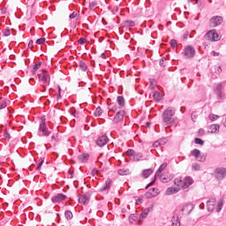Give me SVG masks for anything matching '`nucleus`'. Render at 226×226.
Returning a JSON list of instances; mask_svg holds the SVG:
<instances>
[{"mask_svg":"<svg viewBox=\"0 0 226 226\" xmlns=\"http://www.w3.org/2000/svg\"><path fill=\"white\" fill-rule=\"evenodd\" d=\"M110 186H112V181H107L105 185L100 189V192H107V190H110Z\"/></svg>","mask_w":226,"mask_h":226,"instance_id":"nucleus-21","label":"nucleus"},{"mask_svg":"<svg viewBox=\"0 0 226 226\" xmlns=\"http://www.w3.org/2000/svg\"><path fill=\"white\" fill-rule=\"evenodd\" d=\"M222 207H223V200H221L217 204L216 212L220 213V211H222Z\"/></svg>","mask_w":226,"mask_h":226,"instance_id":"nucleus-40","label":"nucleus"},{"mask_svg":"<svg viewBox=\"0 0 226 226\" xmlns=\"http://www.w3.org/2000/svg\"><path fill=\"white\" fill-rule=\"evenodd\" d=\"M220 40V35L216 33V30H214V36L212 41H218Z\"/></svg>","mask_w":226,"mask_h":226,"instance_id":"nucleus-39","label":"nucleus"},{"mask_svg":"<svg viewBox=\"0 0 226 226\" xmlns=\"http://www.w3.org/2000/svg\"><path fill=\"white\" fill-rule=\"evenodd\" d=\"M125 115H126V112L124 110L117 111L113 118L114 123L116 124H117V123H121L124 119Z\"/></svg>","mask_w":226,"mask_h":226,"instance_id":"nucleus-7","label":"nucleus"},{"mask_svg":"<svg viewBox=\"0 0 226 226\" xmlns=\"http://www.w3.org/2000/svg\"><path fill=\"white\" fill-rule=\"evenodd\" d=\"M217 70L215 71V73H222V66L216 65Z\"/></svg>","mask_w":226,"mask_h":226,"instance_id":"nucleus-60","label":"nucleus"},{"mask_svg":"<svg viewBox=\"0 0 226 226\" xmlns=\"http://www.w3.org/2000/svg\"><path fill=\"white\" fill-rule=\"evenodd\" d=\"M42 77H43V70H42V73L38 74L39 80H41Z\"/></svg>","mask_w":226,"mask_h":226,"instance_id":"nucleus-64","label":"nucleus"},{"mask_svg":"<svg viewBox=\"0 0 226 226\" xmlns=\"http://www.w3.org/2000/svg\"><path fill=\"white\" fill-rule=\"evenodd\" d=\"M215 177L217 181H222L226 177V169L225 168H217L215 170Z\"/></svg>","mask_w":226,"mask_h":226,"instance_id":"nucleus-5","label":"nucleus"},{"mask_svg":"<svg viewBox=\"0 0 226 226\" xmlns=\"http://www.w3.org/2000/svg\"><path fill=\"white\" fill-rule=\"evenodd\" d=\"M151 174H153V169H147L142 171V176L145 177V179H147Z\"/></svg>","mask_w":226,"mask_h":226,"instance_id":"nucleus-26","label":"nucleus"},{"mask_svg":"<svg viewBox=\"0 0 226 226\" xmlns=\"http://www.w3.org/2000/svg\"><path fill=\"white\" fill-rule=\"evenodd\" d=\"M156 183V177H154L153 180L146 186V190H147L148 188H151V186H153V185H154Z\"/></svg>","mask_w":226,"mask_h":226,"instance_id":"nucleus-42","label":"nucleus"},{"mask_svg":"<svg viewBox=\"0 0 226 226\" xmlns=\"http://www.w3.org/2000/svg\"><path fill=\"white\" fill-rule=\"evenodd\" d=\"M86 41H87V40H86V38H84V37H81L79 39V45H84V43H86Z\"/></svg>","mask_w":226,"mask_h":226,"instance_id":"nucleus-51","label":"nucleus"},{"mask_svg":"<svg viewBox=\"0 0 226 226\" xmlns=\"http://www.w3.org/2000/svg\"><path fill=\"white\" fill-rule=\"evenodd\" d=\"M108 110H109V112H116L117 110V105L114 102H108Z\"/></svg>","mask_w":226,"mask_h":226,"instance_id":"nucleus-24","label":"nucleus"},{"mask_svg":"<svg viewBox=\"0 0 226 226\" xmlns=\"http://www.w3.org/2000/svg\"><path fill=\"white\" fill-rule=\"evenodd\" d=\"M172 226H181V222H179V218H177L174 222H172Z\"/></svg>","mask_w":226,"mask_h":226,"instance_id":"nucleus-53","label":"nucleus"},{"mask_svg":"<svg viewBox=\"0 0 226 226\" xmlns=\"http://www.w3.org/2000/svg\"><path fill=\"white\" fill-rule=\"evenodd\" d=\"M215 34V30H210L208 31L206 35L205 38L206 40H207L208 41H213V36Z\"/></svg>","mask_w":226,"mask_h":226,"instance_id":"nucleus-25","label":"nucleus"},{"mask_svg":"<svg viewBox=\"0 0 226 226\" xmlns=\"http://www.w3.org/2000/svg\"><path fill=\"white\" fill-rule=\"evenodd\" d=\"M194 144H198L199 146H204V140L200 138H195Z\"/></svg>","mask_w":226,"mask_h":226,"instance_id":"nucleus-37","label":"nucleus"},{"mask_svg":"<svg viewBox=\"0 0 226 226\" xmlns=\"http://www.w3.org/2000/svg\"><path fill=\"white\" fill-rule=\"evenodd\" d=\"M215 200H207V211L211 212V211H214L215 210Z\"/></svg>","mask_w":226,"mask_h":226,"instance_id":"nucleus-22","label":"nucleus"},{"mask_svg":"<svg viewBox=\"0 0 226 226\" xmlns=\"http://www.w3.org/2000/svg\"><path fill=\"white\" fill-rule=\"evenodd\" d=\"M139 215L136 214H132L131 215H129V222L130 223H133L134 222L138 221V225H139Z\"/></svg>","mask_w":226,"mask_h":226,"instance_id":"nucleus-23","label":"nucleus"},{"mask_svg":"<svg viewBox=\"0 0 226 226\" xmlns=\"http://www.w3.org/2000/svg\"><path fill=\"white\" fill-rule=\"evenodd\" d=\"M206 161V154L200 155L198 162H205Z\"/></svg>","mask_w":226,"mask_h":226,"instance_id":"nucleus-58","label":"nucleus"},{"mask_svg":"<svg viewBox=\"0 0 226 226\" xmlns=\"http://www.w3.org/2000/svg\"><path fill=\"white\" fill-rule=\"evenodd\" d=\"M159 146H162V141L160 140H157L153 144V147H159Z\"/></svg>","mask_w":226,"mask_h":226,"instance_id":"nucleus-54","label":"nucleus"},{"mask_svg":"<svg viewBox=\"0 0 226 226\" xmlns=\"http://www.w3.org/2000/svg\"><path fill=\"white\" fill-rule=\"evenodd\" d=\"M64 216L66 220H72L73 218V213H72L70 210H67L64 212Z\"/></svg>","mask_w":226,"mask_h":226,"instance_id":"nucleus-34","label":"nucleus"},{"mask_svg":"<svg viewBox=\"0 0 226 226\" xmlns=\"http://www.w3.org/2000/svg\"><path fill=\"white\" fill-rule=\"evenodd\" d=\"M174 114L176 113L174 112V110H172L171 108L166 109L162 114V123H164L165 124H172L174 121L172 119V117L174 116Z\"/></svg>","mask_w":226,"mask_h":226,"instance_id":"nucleus-1","label":"nucleus"},{"mask_svg":"<svg viewBox=\"0 0 226 226\" xmlns=\"http://www.w3.org/2000/svg\"><path fill=\"white\" fill-rule=\"evenodd\" d=\"M144 155L142 154V153H135L134 155L132 156V160L133 162H139L140 158H143Z\"/></svg>","mask_w":226,"mask_h":226,"instance_id":"nucleus-29","label":"nucleus"},{"mask_svg":"<svg viewBox=\"0 0 226 226\" xmlns=\"http://www.w3.org/2000/svg\"><path fill=\"white\" fill-rule=\"evenodd\" d=\"M79 204H83L84 206H87V202H89V195L83 194L82 197L79 199Z\"/></svg>","mask_w":226,"mask_h":226,"instance_id":"nucleus-15","label":"nucleus"},{"mask_svg":"<svg viewBox=\"0 0 226 226\" xmlns=\"http://www.w3.org/2000/svg\"><path fill=\"white\" fill-rule=\"evenodd\" d=\"M6 107H8L6 101L0 102V110H3V109H6Z\"/></svg>","mask_w":226,"mask_h":226,"instance_id":"nucleus-45","label":"nucleus"},{"mask_svg":"<svg viewBox=\"0 0 226 226\" xmlns=\"http://www.w3.org/2000/svg\"><path fill=\"white\" fill-rule=\"evenodd\" d=\"M122 27L130 28L135 27V21L133 20H125L121 24Z\"/></svg>","mask_w":226,"mask_h":226,"instance_id":"nucleus-14","label":"nucleus"},{"mask_svg":"<svg viewBox=\"0 0 226 226\" xmlns=\"http://www.w3.org/2000/svg\"><path fill=\"white\" fill-rule=\"evenodd\" d=\"M192 168L193 170H200V164L194 162V163H192Z\"/></svg>","mask_w":226,"mask_h":226,"instance_id":"nucleus-41","label":"nucleus"},{"mask_svg":"<svg viewBox=\"0 0 226 226\" xmlns=\"http://www.w3.org/2000/svg\"><path fill=\"white\" fill-rule=\"evenodd\" d=\"M223 23V17L222 16H214L209 19L210 27H218Z\"/></svg>","mask_w":226,"mask_h":226,"instance_id":"nucleus-4","label":"nucleus"},{"mask_svg":"<svg viewBox=\"0 0 226 226\" xmlns=\"http://www.w3.org/2000/svg\"><path fill=\"white\" fill-rule=\"evenodd\" d=\"M4 36H10L11 32L9 28H6L4 31H3Z\"/></svg>","mask_w":226,"mask_h":226,"instance_id":"nucleus-52","label":"nucleus"},{"mask_svg":"<svg viewBox=\"0 0 226 226\" xmlns=\"http://www.w3.org/2000/svg\"><path fill=\"white\" fill-rule=\"evenodd\" d=\"M170 43L172 49H176V45H177V41H176L175 39H172Z\"/></svg>","mask_w":226,"mask_h":226,"instance_id":"nucleus-47","label":"nucleus"},{"mask_svg":"<svg viewBox=\"0 0 226 226\" xmlns=\"http://www.w3.org/2000/svg\"><path fill=\"white\" fill-rule=\"evenodd\" d=\"M193 185V179L190 177H185L184 180H182V188L186 190V188H190Z\"/></svg>","mask_w":226,"mask_h":226,"instance_id":"nucleus-10","label":"nucleus"},{"mask_svg":"<svg viewBox=\"0 0 226 226\" xmlns=\"http://www.w3.org/2000/svg\"><path fill=\"white\" fill-rule=\"evenodd\" d=\"M155 86H156V84L154 82L151 81L149 87H150V89L153 90V89H154Z\"/></svg>","mask_w":226,"mask_h":226,"instance_id":"nucleus-63","label":"nucleus"},{"mask_svg":"<svg viewBox=\"0 0 226 226\" xmlns=\"http://www.w3.org/2000/svg\"><path fill=\"white\" fill-rule=\"evenodd\" d=\"M208 133H218L220 132V125L217 124H212L208 127Z\"/></svg>","mask_w":226,"mask_h":226,"instance_id":"nucleus-13","label":"nucleus"},{"mask_svg":"<svg viewBox=\"0 0 226 226\" xmlns=\"http://www.w3.org/2000/svg\"><path fill=\"white\" fill-rule=\"evenodd\" d=\"M159 64H160V66H162V67L164 68V66H165V61L163 60V58H162V59L160 60Z\"/></svg>","mask_w":226,"mask_h":226,"instance_id":"nucleus-62","label":"nucleus"},{"mask_svg":"<svg viewBox=\"0 0 226 226\" xmlns=\"http://www.w3.org/2000/svg\"><path fill=\"white\" fill-rule=\"evenodd\" d=\"M78 160L81 162V163L87 162V160H89V154H79Z\"/></svg>","mask_w":226,"mask_h":226,"instance_id":"nucleus-18","label":"nucleus"},{"mask_svg":"<svg viewBox=\"0 0 226 226\" xmlns=\"http://www.w3.org/2000/svg\"><path fill=\"white\" fill-rule=\"evenodd\" d=\"M159 177H160L162 183H169V178L164 177L163 175H160Z\"/></svg>","mask_w":226,"mask_h":226,"instance_id":"nucleus-49","label":"nucleus"},{"mask_svg":"<svg viewBox=\"0 0 226 226\" xmlns=\"http://www.w3.org/2000/svg\"><path fill=\"white\" fill-rule=\"evenodd\" d=\"M129 173H130V170H124V169L118 170L119 176H128Z\"/></svg>","mask_w":226,"mask_h":226,"instance_id":"nucleus-35","label":"nucleus"},{"mask_svg":"<svg viewBox=\"0 0 226 226\" xmlns=\"http://www.w3.org/2000/svg\"><path fill=\"white\" fill-rule=\"evenodd\" d=\"M174 185H176V186H180L181 188H183V180L176 178L174 180Z\"/></svg>","mask_w":226,"mask_h":226,"instance_id":"nucleus-38","label":"nucleus"},{"mask_svg":"<svg viewBox=\"0 0 226 226\" xmlns=\"http://www.w3.org/2000/svg\"><path fill=\"white\" fill-rule=\"evenodd\" d=\"M179 192V187H169L166 192L165 195H175Z\"/></svg>","mask_w":226,"mask_h":226,"instance_id":"nucleus-12","label":"nucleus"},{"mask_svg":"<svg viewBox=\"0 0 226 226\" xmlns=\"http://www.w3.org/2000/svg\"><path fill=\"white\" fill-rule=\"evenodd\" d=\"M181 211L182 213H185V211H186L188 215H190L193 211V205L186 204L182 207Z\"/></svg>","mask_w":226,"mask_h":226,"instance_id":"nucleus-16","label":"nucleus"},{"mask_svg":"<svg viewBox=\"0 0 226 226\" xmlns=\"http://www.w3.org/2000/svg\"><path fill=\"white\" fill-rule=\"evenodd\" d=\"M128 156H134L135 155V150L134 149H128L127 150Z\"/></svg>","mask_w":226,"mask_h":226,"instance_id":"nucleus-48","label":"nucleus"},{"mask_svg":"<svg viewBox=\"0 0 226 226\" xmlns=\"http://www.w3.org/2000/svg\"><path fill=\"white\" fill-rule=\"evenodd\" d=\"M98 6V2L96 0H91L89 2V10H93V8Z\"/></svg>","mask_w":226,"mask_h":226,"instance_id":"nucleus-36","label":"nucleus"},{"mask_svg":"<svg viewBox=\"0 0 226 226\" xmlns=\"http://www.w3.org/2000/svg\"><path fill=\"white\" fill-rule=\"evenodd\" d=\"M117 102L120 107H124V97L119 95L117 97Z\"/></svg>","mask_w":226,"mask_h":226,"instance_id":"nucleus-31","label":"nucleus"},{"mask_svg":"<svg viewBox=\"0 0 226 226\" xmlns=\"http://www.w3.org/2000/svg\"><path fill=\"white\" fill-rule=\"evenodd\" d=\"M35 43H37V45H43V43H45V38L41 37L37 39Z\"/></svg>","mask_w":226,"mask_h":226,"instance_id":"nucleus-44","label":"nucleus"},{"mask_svg":"<svg viewBox=\"0 0 226 226\" xmlns=\"http://www.w3.org/2000/svg\"><path fill=\"white\" fill-rule=\"evenodd\" d=\"M44 160L42 159L38 164H37V167L35 169V170H40L41 169V165H43L44 163Z\"/></svg>","mask_w":226,"mask_h":226,"instance_id":"nucleus-50","label":"nucleus"},{"mask_svg":"<svg viewBox=\"0 0 226 226\" xmlns=\"http://www.w3.org/2000/svg\"><path fill=\"white\" fill-rule=\"evenodd\" d=\"M192 156H194V158L196 160H199V158H200V150L194 148L192 152H191Z\"/></svg>","mask_w":226,"mask_h":226,"instance_id":"nucleus-27","label":"nucleus"},{"mask_svg":"<svg viewBox=\"0 0 226 226\" xmlns=\"http://www.w3.org/2000/svg\"><path fill=\"white\" fill-rule=\"evenodd\" d=\"M108 142L109 137L102 135L97 139L96 145L99 146V147H103V146H107Z\"/></svg>","mask_w":226,"mask_h":226,"instance_id":"nucleus-9","label":"nucleus"},{"mask_svg":"<svg viewBox=\"0 0 226 226\" xmlns=\"http://www.w3.org/2000/svg\"><path fill=\"white\" fill-rule=\"evenodd\" d=\"M153 98L156 102H160V100H162V94L160 92H158V91H155L153 94Z\"/></svg>","mask_w":226,"mask_h":226,"instance_id":"nucleus-30","label":"nucleus"},{"mask_svg":"<svg viewBox=\"0 0 226 226\" xmlns=\"http://www.w3.org/2000/svg\"><path fill=\"white\" fill-rule=\"evenodd\" d=\"M208 117H209L210 121H216V119L220 118L219 116L215 115V114H210Z\"/></svg>","mask_w":226,"mask_h":226,"instance_id":"nucleus-43","label":"nucleus"},{"mask_svg":"<svg viewBox=\"0 0 226 226\" xmlns=\"http://www.w3.org/2000/svg\"><path fill=\"white\" fill-rule=\"evenodd\" d=\"M214 93L217 96V100H225V90L222 83H218L214 88Z\"/></svg>","mask_w":226,"mask_h":226,"instance_id":"nucleus-2","label":"nucleus"},{"mask_svg":"<svg viewBox=\"0 0 226 226\" xmlns=\"http://www.w3.org/2000/svg\"><path fill=\"white\" fill-rule=\"evenodd\" d=\"M102 114H103V110L102 109V107L98 106L94 113V115L95 116V117H100V116H102Z\"/></svg>","mask_w":226,"mask_h":226,"instance_id":"nucleus-33","label":"nucleus"},{"mask_svg":"<svg viewBox=\"0 0 226 226\" xmlns=\"http://www.w3.org/2000/svg\"><path fill=\"white\" fill-rule=\"evenodd\" d=\"M191 117H192V121L195 123V119H197V115H195V113H192Z\"/></svg>","mask_w":226,"mask_h":226,"instance_id":"nucleus-61","label":"nucleus"},{"mask_svg":"<svg viewBox=\"0 0 226 226\" xmlns=\"http://www.w3.org/2000/svg\"><path fill=\"white\" fill-rule=\"evenodd\" d=\"M147 215H149V209H145L140 215L139 218V225L142 223V219L147 218Z\"/></svg>","mask_w":226,"mask_h":226,"instance_id":"nucleus-17","label":"nucleus"},{"mask_svg":"<svg viewBox=\"0 0 226 226\" xmlns=\"http://www.w3.org/2000/svg\"><path fill=\"white\" fill-rule=\"evenodd\" d=\"M159 192H158V188H151L148 192L147 193V198L149 197H156V195H158Z\"/></svg>","mask_w":226,"mask_h":226,"instance_id":"nucleus-19","label":"nucleus"},{"mask_svg":"<svg viewBox=\"0 0 226 226\" xmlns=\"http://www.w3.org/2000/svg\"><path fill=\"white\" fill-rule=\"evenodd\" d=\"M204 133H205L204 129H200L198 131V137H204Z\"/></svg>","mask_w":226,"mask_h":226,"instance_id":"nucleus-55","label":"nucleus"},{"mask_svg":"<svg viewBox=\"0 0 226 226\" xmlns=\"http://www.w3.org/2000/svg\"><path fill=\"white\" fill-rule=\"evenodd\" d=\"M142 202H144V200L142 199V197H139L138 200H136L137 206L142 204Z\"/></svg>","mask_w":226,"mask_h":226,"instance_id":"nucleus-57","label":"nucleus"},{"mask_svg":"<svg viewBox=\"0 0 226 226\" xmlns=\"http://www.w3.org/2000/svg\"><path fill=\"white\" fill-rule=\"evenodd\" d=\"M42 62H38L37 64H34L32 73L34 75L38 70L41 67Z\"/></svg>","mask_w":226,"mask_h":226,"instance_id":"nucleus-28","label":"nucleus"},{"mask_svg":"<svg viewBox=\"0 0 226 226\" xmlns=\"http://www.w3.org/2000/svg\"><path fill=\"white\" fill-rule=\"evenodd\" d=\"M167 169V162H163L162 164H161V166L159 167V169L157 170L156 173H155V177H160L162 171Z\"/></svg>","mask_w":226,"mask_h":226,"instance_id":"nucleus-20","label":"nucleus"},{"mask_svg":"<svg viewBox=\"0 0 226 226\" xmlns=\"http://www.w3.org/2000/svg\"><path fill=\"white\" fill-rule=\"evenodd\" d=\"M39 132H41L44 137H49L50 135V132L47 127V123L45 122V117H41Z\"/></svg>","mask_w":226,"mask_h":226,"instance_id":"nucleus-3","label":"nucleus"},{"mask_svg":"<svg viewBox=\"0 0 226 226\" xmlns=\"http://www.w3.org/2000/svg\"><path fill=\"white\" fill-rule=\"evenodd\" d=\"M77 15H78V13L77 12H75V11H73L72 13H71L70 15H69V19H75V17H77Z\"/></svg>","mask_w":226,"mask_h":226,"instance_id":"nucleus-59","label":"nucleus"},{"mask_svg":"<svg viewBox=\"0 0 226 226\" xmlns=\"http://www.w3.org/2000/svg\"><path fill=\"white\" fill-rule=\"evenodd\" d=\"M66 195L64 193H57L54 197L51 198V202L53 204H59V202H63V200H65Z\"/></svg>","mask_w":226,"mask_h":226,"instance_id":"nucleus-8","label":"nucleus"},{"mask_svg":"<svg viewBox=\"0 0 226 226\" xmlns=\"http://www.w3.org/2000/svg\"><path fill=\"white\" fill-rule=\"evenodd\" d=\"M41 81L45 86H50V73H49V71L43 70V76L41 78Z\"/></svg>","mask_w":226,"mask_h":226,"instance_id":"nucleus-11","label":"nucleus"},{"mask_svg":"<svg viewBox=\"0 0 226 226\" xmlns=\"http://www.w3.org/2000/svg\"><path fill=\"white\" fill-rule=\"evenodd\" d=\"M79 66L82 72H87V64H86V62L84 61H79Z\"/></svg>","mask_w":226,"mask_h":226,"instance_id":"nucleus-32","label":"nucleus"},{"mask_svg":"<svg viewBox=\"0 0 226 226\" xmlns=\"http://www.w3.org/2000/svg\"><path fill=\"white\" fill-rule=\"evenodd\" d=\"M4 137L6 140H10V139H11V137L10 136V133L8 132H5L4 133Z\"/></svg>","mask_w":226,"mask_h":226,"instance_id":"nucleus-56","label":"nucleus"},{"mask_svg":"<svg viewBox=\"0 0 226 226\" xmlns=\"http://www.w3.org/2000/svg\"><path fill=\"white\" fill-rule=\"evenodd\" d=\"M184 56L187 59H192V57H195V48L192 46L185 47L184 50Z\"/></svg>","mask_w":226,"mask_h":226,"instance_id":"nucleus-6","label":"nucleus"},{"mask_svg":"<svg viewBox=\"0 0 226 226\" xmlns=\"http://www.w3.org/2000/svg\"><path fill=\"white\" fill-rule=\"evenodd\" d=\"M70 114L73 116L74 117H77V109H75L73 107L70 109Z\"/></svg>","mask_w":226,"mask_h":226,"instance_id":"nucleus-46","label":"nucleus"}]
</instances>
